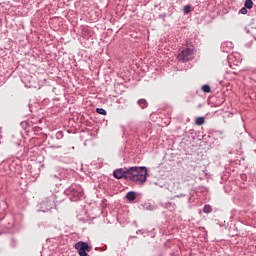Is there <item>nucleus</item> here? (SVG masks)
Returning <instances> with one entry per match:
<instances>
[{
    "label": "nucleus",
    "mask_w": 256,
    "mask_h": 256,
    "mask_svg": "<svg viewBox=\"0 0 256 256\" xmlns=\"http://www.w3.org/2000/svg\"><path fill=\"white\" fill-rule=\"evenodd\" d=\"M240 13L242 15H247V8L246 7H243L242 9H240Z\"/></svg>",
    "instance_id": "14"
},
{
    "label": "nucleus",
    "mask_w": 256,
    "mask_h": 256,
    "mask_svg": "<svg viewBox=\"0 0 256 256\" xmlns=\"http://www.w3.org/2000/svg\"><path fill=\"white\" fill-rule=\"evenodd\" d=\"M127 173H129V169L120 168L113 172V176L115 177V179H127Z\"/></svg>",
    "instance_id": "4"
},
{
    "label": "nucleus",
    "mask_w": 256,
    "mask_h": 256,
    "mask_svg": "<svg viewBox=\"0 0 256 256\" xmlns=\"http://www.w3.org/2000/svg\"><path fill=\"white\" fill-rule=\"evenodd\" d=\"M75 249L80 256H88L87 253L91 252V247L87 242L79 241L75 244Z\"/></svg>",
    "instance_id": "3"
},
{
    "label": "nucleus",
    "mask_w": 256,
    "mask_h": 256,
    "mask_svg": "<svg viewBox=\"0 0 256 256\" xmlns=\"http://www.w3.org/2000/svg\"><path fill=\"white\" fill-rule=\"evenodd\" d=\"M96 113H99V115H107V111L103 108H97Z\"/></svg>",
    "instance_id": "12"
},
{
    "label": "nucleus",
    "mask_w": 256,
    "mask_h": 256,
    "mask_svg": "<svg viewBox=\"0 0 256 256\" xmlns=\"http://www.w3.org/2000/svg\"><path fill=\"white\" fill-rule=\"evenodd\" d=\"M195 124L198 125V126L204 125L205 124V118L204 117L196 118Z\"/></svg>",
    "instance_id": "7"
},
{
    "label": "nucleus",
    "mask_w": 256,
    "mask_h": 256,
    "mask_svg": "<svg viewBox=\"0 0 256 256\" xmlns=\"http://www.w3.org/2000/svg\"><path fill=\"white\" fill-rule=\"evenodd\" d=\"M127 179L138 185H143L147 181V168L131 167L128 169Z\"/></svg>",
    "instance_id": "1"
},
{
    "label": "nucleus",
    "mask_w": 256,
    "mask_h": 256,
    "mask_svg": "<svg viewBox=\"0 0 256 256\" xmlns=\"http://www.w3.org/2000/svg\"><path fill=\"white\" fill-rule=\"evenodd\" d=\"M202 91L204 93H211V87L209 85H203L202 86Z\"/></svg>",
    "instance_id": "10"
},
{
    "label": "nucleus",
    "mask_w": 256,
    "mask_h": 256,
    "mask_svg": "<svg viewBox=\"0 0 256 256\" xmlns=\"http://www.w3.org/2000/svg\"><path fill=\"white\" fill-rule=\"evenodd\" d=\"M72 195H74L76 199H79V197H82L83 194L75 189H72Z\"/></svg>",
    "instance_id": "9"
},
{
    "label": "nucleus",
    "mask_w": 256,
    "mask_h": 256,
    "mask_svg": "<svg viewBox=\"0 0 256 256\" xmlns=\"http://www.w3.org/2000/svg\"><path fill=\"white\" fill-rule=\"evenodd\" d=\"M138 105H140L141 109H145V108H147V105H149V104L147 103V100L140 99V100H138Z\"/></svg>",
    "instance_id": "6"
},
{
    "label": "nucleus",
    "mask_w": 256,
    "mask_h": 256,
    "mask_svg": "<svg viewBox=\"0 0 256 256\" xmlns=\"http://www.w3.org/2000/svg\"><path fill=\"white\" fill-rule=\"evenodd\" d=\"M179 61H183V63L187 61H191L193 59V48L186 47L184 48L177 56Z\"/></svg>",
    "instance_id": "2"
},
{
    "label": "nucleus",
    "mask_w": 256,
    "mask_h": 256,
    "mask_svg": "<svg viewBox=\"0 0 256 256\" xmlns=\"http://www.w3.org/2000/svg\"><path fill=\"white\" fill-rule=\"evenodd\" d=\"M203 211L205 213H211V211H213V208H211L210 205H205L204 208H203Z\"/></svg>",
    "instance_id": "13"
},
{
    "label": "nucleus",
    "mask_w": 256,
    "mask_h": 256,
    "mask_svg": "<svg viewBox=\"0 0 256 256\" xmlns=\"http://www.w3.org/2000/svg\"><path fill=\"white\" fill-rule=\"evenodd\" d=\"M183 11L185 15H187L188 13H191V5L184 6Z\"/></svg>",
    "instance_id": "11"
},
{
    "label": "nucleus",
    "mask_w": 256,
    "mask_h": 256,
    "mask_svg": "<svg viewBox=\"0 0 256 256\" xmlns=\"http://www.w3.org/2000/svg\"><path fill=\"white\" fill-rule=\"evenodd\" d=\"M136 194H135V192H133V191H130V192H128L127 194H126V199L128 200V201H135V199H136Z\"/></svg>",
    "instance_id": "5"
},
{
    "label": "nucleus",
    "mask_w": 256,
    "mask_h": 256,
    "mask_svg": "<svg viewBox=\"0 0 256 256\" xmlns=\"http://www.w3.org/2000/svg\"><path fill=\"white\" fill-rule=\"evenodd\" d=\"M244 6L246 9H253V1L246 0Z\"/></svg>",
    "instance_id": "8"
}]
</instances>
